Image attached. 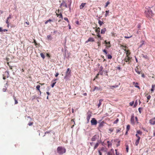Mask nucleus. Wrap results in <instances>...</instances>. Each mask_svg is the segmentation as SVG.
<instances>
[{
	"label": "nucleus",
	"instance_id": "61",
	"mask_svg": "<svg viewBox=\"0 0 155 155\" xmlns=\"http://www.w3.org/2000/svg\"><path fill=\"white\" fill-rule=\"evenodd\" d=\"M104 150V147H102L101 148V150H101V151H103Z\"/></svg>",
	"mask_w": 155,
	"mask_h": 155
},
{
	"label": "nucleus",
	"instance_id": "50",
	"mask_svg": "<svg viewBox=\"0 0 155 155\" xmlns=\"http://www.w3.org/2000/svg\"><path fill=\"white\" fill-rule=\"evenodd\" d=\"M12 18V17L11 16V15H10L7 18V19H11Z\"/></svg>",
	"mask_w": 155,
	"mask_h": 155
},
{
	"label": "nucleus",
	"instance_id": "62",
	"mask_svg": "<svg viewBox=\"0 0 155 155\" xmlns=\"http://www.w3.org/2000/svg\"><path fill=\"white\" fill-rule=\"evenodd\" d=\"M46 56L48 57L49 58H50V55L49 54H48V53H47L46 54Z\"/></svg>",
	"mask_w": 155,
	"mask_h": 155
},
{
	"label": "nucleus",
	"instance_id": "8",
	"mask_svg": "<svg viewBox=\"0 0 155 155\" xmlns=\"http://www.w3.org/2000/svg\"><path fill=\"white\" fill-rule=\"evenodd\" d=\"M120 45L121 47H122V49L124 50L125 49H126V48H128V47L126 46V44H120Z\"/></svg>",
	"mask_w": 155,
	"mask_h": 155
},
{
	"label": "nucleus",
	"instance_id": "16",
	"mask_svg": "<svg viewBox=\"0 0 155 155\" xmlns=\"http://www.w3.org/2000/svg\"><path fill=\"white\" fill-rule=\"evenodd\" d=\"M106 31V28H104V29H102L101 31V34H104L105 33V31Z\"/></svg>",
	"mask_w": 155,
	"mask_h": 155
},
{
	"label": "nucleus",
	"instance_id": "25",
	"mask_svg": "<svg viewBox=\"0 0 155 155\" xmlns=\"http://www.w3.org/2000/svg\"><path fill=\"white\" fill-rule=\"evenodd\" d=\"M109 10L106 11V12H105L106 13H105V17H107V16H108L109 15Z\"/></svg>",
	"mask_w": 155,
	"mask_h": 155
},
{
	"label": "nucleus",
	"instance_id": "12",
	"mask_svg": "<svg viewBox=\"0 0 155 155\" xmlns=\"http://www.w3.org/2000/svg\"><path fill=\"white\" fill-rule=\"evenodd\" d=\"M103 101V99H101L99 100V103L97 104L98 108H99L101 104V102Z\"/></svg>",
	"mask_w": 155,
	"mask_h": 155
},
{
	"label": "nucleus",
	"instance_id": "53",
	"mask_svg": "<svg viewBox=\"0 0 155 155\" xmlns=\"http://www.w3.org/2000/svg\"><path fill=\"white\" fill-rule=\"evenodd\" d=\"M144 41H142V43L141 44V45L140 46V47H141L142 46V45H144Z\"/></svg>",
	"mask_w": 155,
	"mask_h": 155
},
{
	"label": "nucleus",
	"instance_id": "41",
	"mask_svg": "<svg viewBox=\"0 0 155 155\" xmlns=\"http://www.w3.org/2000/svg\"><path fill=\"white\" fill-rule=\"evenodd\" d=\"M61 5H63V6H64L65 7H66V8L67 7V5L64 2V3H62L61 4Z\"/></svg>",
	"mask_w": 155,
	"mask_h": 155
},
{
	"label": "nucleus",
	"instance_id": "31",
	"mask_svg": "<svg viewBox=\"0 0 155 155\" xmlns=\"http://www.w3.org/2000/svg\"><path fill=\"white\" fill-rule=\"evenodd\" d=\"M107 155H114V152H113V153H112L111 152H108L107 153Z\"/></svg>",
	"mask_w": 155,
	"mask_h": 155
},
{
	"label": "nucleus",
	"instance_id": "5",
	"mask_svg": "<svg viewBox=\"0 0 155 155\" xmlns=\"http://www.w3.org/2000/svg\"><path fill=\"white\" fill-rule=\"evenodd\" d=\"M94 41V39L92 37H90L89 38L88 40L85 41V43H87L88 42H93Z\"/></svg>",
	"mask_w": 155,
	"mask_h": 155
},
{
	"label": "nucleus",
	"instance_id": "3",
	"mask_svg": "<svg viewBox=\"0 0 155 155\" xmlns=\"http://www.w3.org/2000/svg\"><path fill=\"white\" fill-rule=\"evenodd\" d=\"M91 113L88 112L87 114V123L89 122V120L91 117Z\"/></svg>",
	"mask_w": 155,
	"mask_h": 155
},
{
	"label": "nucleus",
	"instance_id": "38",
	"mask_svg": "<svg viewBox=\"0 0 155 155\" xmlns=\"http://www.w3.org/2000/svg\"><path fill=\"white\" fill-rule=\"evenodd\" d=\"M118 87V85L112 86H110V88L111 89H113V88H116Z\"/></svg>",
	"mask_w": 155,
	"mask_h": 155
},
{
	"label": "nucleus",
	"instance_id": "47",
	"mask_svg": "<svg viewBox=\"0 0 155 155\" xmlns=\"http://www.w3.org/2000/svg\"><path fill=\"white\" fill-rule=\"evenodd\" d=\"M142 109V108H141V107H140L138 108V110H139V113H140V114L141 113V110Z\"/></svg>",
	"mask_w": 155,
	"mask_h": 155
},
{
	"label": "nucleus",
	"instance_id": "36",
	"mask_svg": "<svg viewBox=\"0 0 155 155\" xmlns=\"http://www.w3.org/2000/svg\"><path fill=\"white\" fill-rule=\"evenodd\" d=\"M52 21V20L49 19L48 20H47L45 22V24H47L48 22H50L51 21Z\"/></svg>",
	"mask_w": 155,
	"mask_h": 155
},
{
	"label": "nucleus",
	"instance_id": "26",
	"mask_svg": "<svg viewBox=\"0 0 155 155\" xmlns=\"http://www.w3.org/2000/svg\"><path fill=\"white\" fill-rule=\"evenodd\" d=\"M40 56L43 59H44L45 58V56L43 53H40Z\"/></svg>",
	"mask_w": 155,
	"mask_h": 155
},
{
	"label": "nucleus",
	"instance_id": "9",
	"mask_svg": "<svg viewBox=\"0 0 155 155\" xmlns=\"http://www.w3.org/2000/svg\"><path fill=\"white\" fill-rule=\"evenodd\" d=\"M133 85H134V86L138 88L139 89H140V88L139 86H138V83L137 82L135 83L134 82H133Z\"/></svg>",
	"mask_w": 155,
	"mask_h": 155
},
{
	"label": "nucleus",
	"instance_id": "39",
	"mask_svg": "<svg viewBox=\"0 0 155 155\" xmlns=\"http://www.w3.org/2000/svg\"><path fill=\"white\" fill-rule=\"evenodd\" d=\"M40 86L39 85H37V86H36V89H37L38 91H40Z\"/></svg>",
	"mask_w": 155,
	"mask_h": 155
},
{
	"label": "nucleus",
	"instance_id": "35",
	"mask_svg": "<svg viewBox=\"0 0 155 155\" xmlns=\"http://www.w3.org/2000/svg\"><path fill=\"white\" fill-rule=\"evenodd\" d=\"M107 56L108 59H111L112 58V56L110 54L107 55Z\"/></svg>",
	"mask_w": 155,
	"mask_h": 155
},
{
	"label": "nucleus",
	"instance_id": "7",
	"mask_svg": "<svg viewBox=\"0 0 155 155\" xmlns=\"http://www.w3.org/2000/svg\"><path fill=\"white\" fill-rule=\"evenodd\" d=\"M131 59V58L130 57H126L125 58L124 60L125 62H128V64H130L129 61Z\"/></svg>",
	"mask_w": 155,
	"mask_h": 155
},
{
	"label": "nucleus",
	"instance_id": "55",
	"mask_svg": "<svg viewBox=\"0 0 155 155\" xmlns=\"http://www.w3.org/2000/svg\"><path fill=\"white\" fill-rule=\"evenodd\" d=\"M59 15L60 16V17H59V18H63L62 15V14L60 13V14H59Z\"/></svg>",
	"mask_w": 155,
	"mask_h": 155
},
{
	"label": "nucleus",
	"instance_id": "57",
	"mask_svg": "<svg viewBox=\"0 0 155 155\" xmlns=\"http://www.w3.org/2000/svg\"><path fill=\"white\" fill-rule=\"evenodd\" d=\"M34 43H35V45H37V43H36V41L35 40V39H34Z\"/></svg>",
	"mask_w": 155,
	"mask_h": 155
},
{
	"label": "nucleus",
	"instance_id": "27",
	"mask_svg": "<svg viewBox=\"0 0 155 155\" xmlns=\"http://www.w3.org/2000/svg\"><path fill=\"white\" fill-rule=\"evenodd\" d=\"M110 3V2L109 1H108L106 3V5L105 6V8H106Z\"/></svg>",
	"mask_w": 155,
	"mask_h": 155
},
{
	"label": "nucleus",
	"instance_id": "4",
	"mask_svg": "<svg viewBox=\"0 0 155 155\" xmlns=\"http://www.w3.org/2000/svg\"><path fill=\"white\" fill-rule=\"evenodd\" d=\"M150 124L152 125L155 124V117L151 119L149 121Z\"/></svg>",
	"mask_w": 155,
	"mask_h": 155
},
{
	"label": "nucleus",
	"instance_id": "63",
	"mask_svg": "<svg viewBox=\"0 0 155 155\" xmlns=\"http://www.w3.org/2000/svg\"><path fill=\"white\" fill-rule=\"evenodd\" d=\"M8 31V30L6 29H4L2 31H4V32L7 31Z\"/></svg>",
	"mask_w": 155,
	"mask_h": 155
},
{
	"label": "nucleus",
	"instance_id": "45",
	"mask_svg": "<svg viewBox=\"0 0 155 155\" xmlns=\"http://www.w3.org/2000/svg\"><path fill=\"white\" fill-rule=\"evenodd\" d=\"M134 101H133L131 102H130V104L131 106H132L134 104Z\"/></svg>",
	"mask_w": 155,
	"mask_h": 155
},
{
	"label": "nucleus",
	"instance_id": "64",
	"mask_svg": "<svg viewBox=\"0 0 155 155\" xmlns=\"http://www.w3.org/2000/svg\"><path fill=\"white\" fill-rule=\"evenodd\" d=\"M121 129H119L117 130V132H118L120 131Z\"/></svg>",
	"mask_w": 155,
	"mask_h": 155
},
{
	"label": "nucleus",
	"instance_id": "43",
	"mask_svg": "<svg viewBox=\"0 0 155 155\" xmlns=\"http://www.w3.org/2000/svg\"><path fill=\"white\" fill-rule=\"evenodd\" d=\"M64 19L66 21H67V22H68V23H69V21L68 20V19L67 18V17H65L64 18Z\"/></svg>",
	"mask_w": 155,
	"mask_h": 155
},
{
	"label": "nucleus",
	"instance_id": "33",
	"mask_svg": "<svg viewBox=\"0 0 155 155\" xmlns=\"http://www.w3.org/2000/svg\"><path fill=\"white\" fill-rule=\"evenodd\" d=\"M155 87V85H152V88L151 89V91H153L154 90V88Z\"/></svg>",
	"mask_w": 155,
	"mask_h": 155
},
{
	"label": "nucleus",
	"instance_id": "37",
	"mask_svg": "<svg viewBox=\"0 0 155 155\" xmlns=\"http://www.w3.org/2000/svg\"><path fill=\"white\" fill-rule=\"evenodd\" d=\"M107 144H108V147H110V146H111V143L109 141H107Z\"/></svg>",
	"mask_w": 155,
	"mask_h": 155
},
{
	"label": "nucleus",
	"instance_id": "14",
	"mask_svg": "<svg viewBox=\"0 0 155 155\" xmlns=\"http://www.w3.org/2000/svg\"><path fill=\"white\" fill-rule=\"evenodd\" d=\"M135 71L138 74H140V72L139 71V69L137 67L135 69Z\"/></svg>",
	"mask_w": 155,
	"mask_h": 155
},
{
	"label": "nucleus",
	"instance_id": "34",
	"mask_svg": "<svg viewBox=\"0 0 155 155\" xmlns=\"http://www.w3.org/2000/svg\"><path fill=\"white\" fill-rule=\"evenodd\" d=\"M97 43L98 44V48H99L101 45V42L100 41H99L97 42Z\"/></svg>",
	"mask_w": 155,
	"mask_h": 155
},
{
	"label": "nucleus",
	"instance_id": "23",
	"mask_svg": "<svg viewBox=\"0 0 155 155\" xmlns=\"http://www.w3.org/2000/svg\"><path fill=\"white\" fill-rule=\"evenodd\" d=\"M137 134H139L140 135H141L142 134V132L140 130H138L137 131Z\"/></svg>",
	"mask_w": 155,
	"mask_h": 155
},
{
	"label": "nucleus",
	"instance_id": "10",
	"mask_svg": "<svg viewBox=\"0 0 155 155\" xmlns=\"http://www.w3.org/2000/svg\"><path fill=\"white\" fill-rule=\"evenodd\" d=\"M140 139V138H137V139L136 140V142L135 143V144L136 146H137L138 145Z\"/></svg>",
	"mask_w": 155,
	"mask_h": 155
},
{
	"label": "nucleus",
	"instance_id": "24",
	"mask_svg": "<svg viewBox=\"0 0 155 155\" xmlns=\"http://www.w3.org/2000/svg\"><path fill=\"white\" fill-rule=\"evenodd\" d=\"M95 31L97 33H99L100 32V28H98L97 29H96L95 30Z\"/></svg>",
	"mask_w": 155,
	"mask_h": 155
},
{
	"label": "nucleus",
	"instance_id": "6",
	"mask_svg": "<svg viewBox=\"0 0 155 155\" xmlns=\"http://www.w3.org/2000/svg\"><path fill=\"white\" fill-rule=\"evenodd\" d=\"M71 71L69 68H68L67 69V71L66 72V75L65 77H67L70 74Z\"/></svg>",
	"mask_w": 155,
	"mask_h": 155
},
{
	"label": "nucleus",
	"instance_id": "49",
	"mask_svg": "<svg viewBox=\"0 0 155 155\" xmlns=\"http://www.w3.org/2000/svg\"><path fill=\"white\" fill-rule=\"evenodd\" d=\"M98 152L99 154V155H102V153L101 152V150H99L98 151Z\"/></svg>",
	"mask_w": 155,
	"mask_h": 155
},
{
	"label": "nucleus",
	"instance_id": "54",
	"mask_svg": "<svg viewBox=\"0 0 155 155\" xmlns=\"http://www.w3.org/2000/svg\"><path fill=\"white\" fill-rule=\"evenodd\" d=\"M103 68L102 66H101L100 67V71H102L103 70Z\"/></svg>",
	"mask_w": 155,
	"mask_h": 155
},
{
	"label": "nucleus",
	"instance_id": "21",
	"mask_svg": "<svg viewBox=\"0 0 155 155\" xmlns=\"http://www.w3.org/2000/svg\"><path fill=\"white\" fill-rule=\"evenodd\" d=\"M56 80H57V79H55V80H54V82H53V83L51 84V87H53L54 86L55 84L56 83Z\"/></svg>",
	"mask_w": 155,
	"mask_h": 155
},
{
	"label": "nucleus",
	"instance_id": "20",
	"mask_svg": "<svg viewBox=\"0 0 155 155\" xmlns=\"http://www.w3.org/2000/svg\"><path fill=\"white\" fill-rule=\"evenodd\" d=\"M13 99H14L15 101V104H17L18 103V102L17 100L16 99V97L15 96H13Z\"/></svg>",
	"mask_w": 155,
	"mask_h": 155
},
{
	"label": "nucleus",
	"instance_id": "48",
	"mask_svg": "<svg viewBox=\"0 0 155 155\" xmlns=\"http://www.w3.org/2000/svg\"><path fill=\"white\" fill-rule=\"evenodd\" d=\"M97 36L99 38H101V35H100V33H97Z\"/></svg>",
	"mask_w": 155,
	"mask_h": 155
},
{
	"label": "nucleus",
	"instance_id": "2",
	"mask_svg": "<svg viewBox=\"0 0 155 155\" xmlns=\"http://www.w3.org/2000/svg\"><path fill=\"white\" fill-rule=\"evenodd\" d=\"M91 122L92 125H96L97 124V121L94 118H92L91 121Z\"/></svg>",
	"mask_w": 155,
	"mask_h": 155
},
{
	"label": "nucleus",
	"instance_id": "22",
	"mask_svg": "<svg viewBox=\"0 0 155 155\" xmlns=\"http://www.w3.org/2000/svg\"><path fill=\"white\" fill-rule=\"evenodd\" d=\"M71 122L72 123L73 122L74 123V124L72 126L71 128H72L74 126V125L75 124V122L74 120V119H72L71 120Z\"/></svg>",
	"mask_w": 155,
	"mask_h": 155
},
{
	"label": "nucleus",
	"instance_id": "60",
	"mask_svg": "<svg viewBox=\"0 0 155 155\" xmlns=\"http://www.w3.org/2000/svg\"><path fill=\"white\" fill-rule=\"evenodd\" d=\"M132 37V36H130V37L125 36L124 38H130V37Z\"/></svg>",
	"mask_w": 155,
	"mask_h": 155
},
{
	"label": "nucleus",
	"instance_id": "30",
	"mask_svg": "<svg viewBox=\"0 0 155 155\" xmlns=\"http://www.w3.org/2000/svg\"><path fill=\"white\" fill-rule=\"evenodd\" d=\"M98 22L99 24L100 25V26L102 25H103V22L101 21L100 20H99L98 21Z\"/></svg>",
	"mask_w": 155,
	"mask_h": 155
},
{
	"label": "nucleus",
	"instance_id": "56",
	"mask_svg": "<svg viewBox=\"0 0 155 155\" xmlns=\"http://www.w3.org/2000/svg\"><path fill=\"white\" fill-rule=\"evenodd\" d=\"M135 136L137 137V138H140V137L138 136L137 134H136Z\"/></svg>",
	"mask_w": 155,
	"mask_h": 155
},
{
	"label": "nucleus",
	"instance_id": "11",
	"mask_svg": "<svg viewBox=\"0 0 155 155\" xmlns=\"http://www.w3.org/2000/svg\"><path fill=\"white\" fill-rule=\"evenodd\" d=\"M124 51L127 52L126 57H129V55L130 54V52H129V50H126V49H125Z\"/></svg>",
	"mask_w": 155,
	"mask_h": 155
},
{
	"label": "nucleus",
	"instance_id": "52",
	"mask_svg": "<svg viewBox=\"0 0 155 155\" xmlns=\"http://www.w3.org/2000/svg\"><path fill=\"white\" fill-rule=\"evenodd\" d=\"M119 120L118 118H117V119L115 120L114 122V123H117V122H118Z\"/></svg>",
	"mask_w": 155,
	"mask_h": 155
},
{
	"label": "nucleus",
	"instance_id": "29",
	"mask_svg": "<svg viewBox=\"0 0 155 155\" xmlns=\"http://www.w3.org/2000/svg\"><path fill=\"white\" fill-rule=\"evenodd\" d=\"M98 145H99V143H97L95 144V145L94 147V149L95 150V149H96L97 148V147H98Z\"/></svg>",
	"mask_w": 155,
	"mask_h": 155
},
{
	"label": "nucleus",
	"instance_id": "32",
	"mask_svg": "<svg viewBox=\"0 0 155 155\" xmlns=\"http://www.w3.org/2000/svg\"><path fill=\"white\" fill-rule=\"evenodd\" d=\"M91 140L92 141H94L96 140V137L95 136H94L91 139Z\"/></svg>",
	"mask_w": 155,
	"mask_h": 155
},
{
	"label": "nucleus",
	"instance_id": "28",
	"mask_svg": "<svg viewBox=\"0 0 155 155\" xmlns=\"http://www.w3.org/2000/svg\"><path fill=\"white\" fill-rule=\"evenodd\" d=\"M147 102H148V101L149 100H150V99L151 97V96L150 95H148L147 97Z\"/></svg>",
	"mask_w": 155,
	"mask_h": 155
},
{
	"label": "nucleus",
	"instance_id": "42",
	"mask_svg": "<svg viewBox=\"0 0 155 155\" xmlns=\"http://www.w3.org/2000/svg\"><path fill=\"white\" fill-rule=\"evenodd\" d=\"M103 51L104 53H105V55H107V51L105 49Z\"/></svg>",
	"mask_w": 155,
	"mask_h": 155
},
{
	"label": "nucleus",
	"instance_id": "46",
	"mask_svg": "<svg viewBox=\"0 0 155 155\" xmlns=\"http://www.w3.org/2000/svg\"><path fill=\"white\" fill-rule=\"evenodd\" d=\"M2 90H3V92L6 91V90H7V88H6V87H5V88H4Z\"/></svg>",
	"mask_w": 155,
	"mask_h": 155
},
{
	"label": "nucleus",
	"instance_id": "58",
	"mask_svg": "<svg viewBox=\"0 0 155 155\" xmlns=\"http://www.w3.org/2000/svg\"><path fill=\"white\" fill-rule=\"evenodd\" d=\"M117 68L119 70H120V67L119 65L117 67Z\"/></svg>",
	"mask_w": 155,
	"mask_h": 155
},
{
	"label": "nucleus",
	"instance_id": "44",
	"mask_svg": "<svg viewBox=\"0 0 155 155\" xmlns=\"http://www.w3.org/2000/svg\"><path fill=\"white\" fill-rule=\"evenodd\" d=\"M33 124V122H30L28 123V125L29 126H30L32 125Z\"/></svg>",
	"mask_w": 155,
	"mask_h": 155
},
{
	"label": "nucleus",
	"instance_id": "17",
	"mask_svg": "<svg viewBox=\"0 0 155 155\" xmlns=\"http://www.w3.org/2000/svg\"><path fill=\"white\" fill-rule=\"evenodd\" d=\"M47 39L48 40H51L52 39V37L51 35H48L47 36Z\"/></svg>",
	"mask_w": 155,
	"mask_h": 155
},
{
	"label": "nucleus",
	"instance_id": "19",
	"mask_svg": "<svg viewBox=\"0 0 155 155\" xmlns=\"http://www.w3.org/2000/svg\"><path fill=\"white\" fill-rule=\"evenodd\" d=\"M9 22H10L9 19H7L6 21V23L7 25V26L8 28L9 26Z\"/></svg>",
	"mask_w": 155,
	"mask_h": 155
},
{
	"label": "nucleus",
	"instance_id": "15",
	"mask_svg": "<svg viewBox=\"0 0 155 155\" xmlns=\"http://www.w3.org/2000/svg\"><path fill=\"white\" fill-rule=\"evenodd\" d=\"M100 90V88L96 86H94V88L93 90V91H94L95 90Z\"/></svg>",
	"mask_w": 155,
	"mask_h": 155
},
{
	"label": "nucleus",
	"instance_id": "1",
	"mask_svg": "<svg viewBox=\"0 0 155 155\" xmlns=\"http://www.w3.org/2000/svg\"><path fill=\"white\" fill-rule=\"evenodd\" d=\"M57 152L59 154L62 155L66 152V150L64 147H58L57 148Z\"/></svg>",
	"mask_w": 155,
	"mask_h": 155
},
{
	"label": "nucleus",
	"instance_id": "59",
	"mask_svg": "<svg viewBox=\"0 0 155 155\" xmlns=\"http://www.w3.org/2000/svg\"><path fill=\"white\" fill-rule=\"evenodd\" d=\"M59 75V73H56V74H55V77H57Z\"/></svg>",
	"mask_w": 155,
	"mask_h": 155
},
{
	"label": "nucleus",
	"instance_id": "51",
	"mask_svg": "<svg viewBox=\"0 0 155 155\" xmlns=\"http://www.w3.org/2000/svg\"><path fill=\"white\" fill-rule=\"evenodd\" d=\"M126 151L127 152H128V146H126Z\"/></svg>",
	"mask_w": 155,
	"mask_h": 155
},
{
	"label": "nucleus",
	"instance_id": "13",
	"mask_svg": "<svg viewBox=\"0 0 155 155\" xmlns=\"http://www.w3.org/2000/svg\"><path fill=\"white\" fill-rule=\"evenodd\" d=\"M86 3H82L80 6V9H82L86 5Z\"/></svg>",
	"mask_w": 155,
	"mask_h": 155
},
{
	"label": "nucleus",
	"instance_id": "40",
	"mask_svg": "<svg viewBox=\"0 0 155 155\" xmlns=\"http://www.w3.org/2000/svg\"><path fill=\"white\" fill-rule=\"evenodd\" d=\"M130 129V126L129 125H127V130L128 131Z\"/></svg>",
	"mask_w": 155,
	"mask_h": 155
},
{
	"label": "nucleus",
	"instance_id": "18",
	"mask_svg": "<svg viewBox=\"0 0 155 155\" xmlns=\"http://www.w3.org/2000/svg\"><path fill=\"white\" fill-rule=\"evenodd\" d=\"M104 122L103 121L101 122L99 124V127L101 128L104 126Z\"/></svg>",
	"mask_w": 155,
	"mask_h": 155
}]
</instances>
